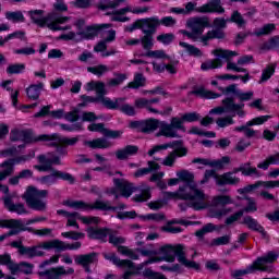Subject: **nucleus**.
Segmentation results:
<instances>
[{
	"mask_svg": "<svg viewBox=\"0 0 279 279\" xmlns=\"http://www.w3.org/2000/svg\"><path fill=\"white\" fill-rule=\"evenodd\" d=\"M177 177L183 185L179 186L177 192H166L168 199H182L184 202H196L194 203L195 210H204V201L206 195L202 190H197L195 184V174L189 170H181L177 172Z\"/></svg>",
	"mask_w": 279,
	"mask_h": 279,
	"instance_id": "f257e3e1",
	"label": "nucleus"
},
{
	"mask_svg": "<svg viewBox=\"0 0 279 279\" xmlns=\"http://www.w3.org/2000/svg\"><path fill=\"white\" fill-rule=\"evenodd\" d=\"M136 252L141 254V256H147L148 259L138 264L137 266L136 264H134V262L130 259L119 258L116 253L106 254L105 259L110 260L113 265H116L117 267H120V269H128L126 271H130L131 276H138V274H141V271H143V269H145L147 265H154L158 263V259L154 258V256L158 254L156 250L137 247Z\"/></svg>",
	"mask_w": 279,
	"mask_h": 279,
	"instance_id": "f03ea898",
	"label": "nucleus"
},
{
	"mask_svg": "<svg viewBox=\"0 0 279 279\" xmlns=\"http://www.w3.org/2000/svg\"><path fill=\"white\" fill-rule=\"evenodd\" d=\"M202 116L197 111L182 113L181 117H172L170 123H161L160 131L157 136H165L166 138H180L178 131L186 132L185 123H196Z\"/></svg>",
	"mask_w": 279,
	"mask_h": 279,
	"instance_id": "7ed1b4c3",
	"label": "nucleus"
},
{
	"mask_svg": "<svg viewBox=\"0 0 279 279\" xmlns=\"http://www.w3.org/2000/svg\"><path fill=\"white\" fill-rule=\"evenodd\" d=\"M159 254H161V257L154 256V258L157 259V263H175L177 260L183 265V267H186V269H195V271H199L202 269V266L195 260H189L186 258V252H184V245L177 244H166L159 248Z\"/></svg>",
	"mask_w": 279,
	"mask_h": 279,
	"instance_id": "20e7f679",
	"label": "nucleus"
},
{
	"mask_svg": "<svg viewBox=\"0 0 279 279\" xmlns=\"http://www.w3.org/2000/svg\"><path fill=\"white\" fill-rule=\"evenodd\" d=\"M40 247L43 250H57V252H66V250L75 251L82 247V242H74L72 244L64 243L60 240H51L44 242L41 245H33V246H25L22 248L20 256H26V258H36L45 256L43 251H39Z\"/></svg>",
	"mask_w": 279,
	"mask_h": 279,
	"instance_id": "39448f33",
	"label": "nucleus"
},
{
	"mask_svg": "<svg viewBox=\"0 0 279 279\" xmlns=\"http://www.w3.org/2000/svg\"><path fill=\"white\" fill-rule=\"evenodd\" d=\"M44 14L45 10L28 11L32 23L41 29H45V27H48L51 32H62V29H66L60 25H64V23L69 21L68 16L58 15L56 13H49L48 15L43 16Z\"/></svg>",
	"mask_w": 279,
	"mask_h": 279,
	"instance_id": "423d86ee",
	"label": "nucleus"
},
{
	"mask_svg": "<svg viewBox=\"0 0 279 279\" xmlns=\"http://www.w3.org/2000/svg\"><path fill=\"white\" fill-rule=\"evenodd\" d=\"M63 206L74 208V210H100L101 213H119V210H125L128 205L120 203L118 206L110 205L108 201L96 199L93 204L84 201H63Z\"/></svg>",
	"mask_w": 279,
	"mask_h": 279,
	"instance_id": "0eeeda50",
	"label": "nucleus"
},
{
	"mask_svg": "<svg viewBox=\"0 0 279 279\" xmlns=\"http://www.w3.org/2000/svg\"><path fill=\"white\" fill-rule=\"evenodd\" d=\"M112 24H94L86 26L84 31L81 32H69L66 34H61L59 40H74V43H82V40H94L96 36L104 33V29H110Z\"/></svg>",
	"mask_w": 279,
	"mask_h": 279,
	"instance_id": "6e6552de",
	"label": "nucleus"
},
{
	"mask_svg": "<svg viewBox=\"0 0 279 279\" xmlns=\"http://www.w3.org/2000/svg\"><path fill=\"white\" fill-rule=\"evenodd\" d=\"M222 106H218L209 110V114H236L240 119L245 117V104H236L234 96H227L221 100Z\"/></svg>",
	"mask_w": 279,
	"mask_h": 279,
	"instance_id": "1a4fd4ad",
	"label": "nucleus"
},
{
	"mask_svg": "<svg viewBox=\"0 0 279 279\" xmlns=\"http://www.w3.org/2000/svg\"><path fill=\"white\" fill-rule=\"evenodd\" d=\"M210 178H214L217 186H236L241 179L239 177H232V173L225 172L222 174L217 173V170H205L204 177L201 180V184H208Z\"/></svg>",
	"mask_w": 279,
	"mask_h": 279,
	"instance_id": "9d476101",
	"label": "nucleus"
},
{
	"mask_svg": "<svg viewBox=\"0 0 279 279\" xmlns=\"http://www.w3.org/2000/svg\"><path fill=\"white\" fill-rule=\"evenodd\" d=\"M213 29L208 31L201 37V43L204 47H208L210 40H226V27H228V20L223 17H215L213 21Z\"/></svg>",
	"mask_w": 279,
	"mask_h": 279,
	"instance_id": "9b49d317",
	"label": "nucleus"
},
{
	"mask_svg": "<svg viewBox=\"0 0 279 279\" xmlns=\"http://www.w3.org/2000/svg\"><path fill=\"white\" fill-rule=\"evenodd\" d=\"M165 149H173L172 154H174L175 158H184V156L189 155V148L184 147V142L182 140H177L166 144L155 145L148 150V156L151 157L155 154H158V151H162Z\"/></svg>",
	"mask_w": 279,
	"mask_h": 279,
	"instance_id": "f8f14e48",
	"label": "nucleus"
},
{
	"mask_svg": "<svg viewBox=\"0 0 279 279\" xmlns=\"http://www.w3.org/2000/svg\"><path fill=\"white\" fill-rule=\"evenodd\" d=\"M36 156V153L32 150L28 155H22L14 158H9L0 163V167L3 169L0 171V182H3L5 178H10L12 173H14V165H21V162H27V160H32ZM1 189V184H0Z\"/></svg>",
	"mask_w": 279,
	"mask_h": 279,
	"instance_id": "ddd939ff",
	"label": "nucleus"
},
{
	"mask_svg": "<svg viewBox=\"0 0 279 279\" xmlns=\"http://www.w3.org/2000/svg\"><path fill=\"white\" fill-rule=\"evenodd\" d=\"M113 187H107L105 190V195L109 197L112 195H117L119 191L122 197H132V193H134V184L129 182L125 179L113 178Z\"/></svg>",
	"mask_w": 279,
	"mask_h": 279,
	"instance_id": "4468645a",
	"label": "nucleus"
},
{
	"mask_svg": "<svg viewBox=\"0 0 279 279\" xmlns=\"http://www.w3.org/2000/svg\"><path fill=\"white\" fill-rule=\"evenodd\" d=\"M50 174L43 175L38 179L40 184H46L47 186H53L57 184L58 180H62L63 182H68L69 184H75V177L69 172L60 171V170H49Z\"/></svg>",
	"mask_w": 279,
	"mask_h": 279,
	"instance_id": "2eb2a0df",
	"label": "nucleus"
},
{
	"mask_svg": "<svg viewBox=\"0 0 279 279\" xmlns=\"http://www.w3.org/2000/svg\"><path fill=\"white\" fill-rule=\"evenodd\" d=\"M165 122H160L158 119H147V120H134L129 123L130 130H137L142 132V134H151V132H156V130Z\"/></svg>",
	"mask_w": 279,
	"mask_h": 279,
	"instance_id": "dca6fc26",
	"label": "nucleus"
},
{
	"mask_svg": "<svg viewBox=\"0 0 279 279\" xmlns=\"http://www.w3.org/2000/svg\"><path fill=\"white\" fill-rule=\"evenodd\" d=\"M50 157H47V155H39L37 157V160L39 165H35L34 169L36 171H39V173H46L47 171H53L56 168H53V165L60 166L62 165V159L60 158V155H56V153H50Z\"/></svg>",
	"mask_w": 279,
	"mask_h": 279,
	"instance_id": "f3484780",
	"label": "nucleus"
},
{
	"mask_svg": "<svg viewBox=\"0 0 279 279\" xmlns=\"http://www.w3.org/2000/svg\"><path fill=\"white\" fill-rule=\"evenodd\" d=\"M102 85H104V82H101V81H90V82L86 83L85 90H87V93H92L93 90H95L97 97L88 96V95H81L82 102L78 104V108H86L88 106V104H99L101 94H99L98 87L102 86Z\"/></svg>",
	"mask_w": 279,
	"mask_h": 279,
	"instance_id": "a211bd4d",
	"label": "nucleus"
},
{
	"mask_svg": "<svg viewBox=\"0 0 279 279\" xmlns=\"http://www.w3.org/2000/svg\"><path fill=\"white\" fill-rule=\"evenodd\" d=\"M186 27H189V29H192V32L196 33L199 43H202L204 29L213 27V25H210V19H208V16H201L187 20Z\"/></svg>",
	"mask_w": 279,
	"mask_h": 279,
	"instance_id": "6ab92c4d",
	"label": "nucleus"
},
{
	"mask_svg": "<svg viewBox=\"0 0 279 279\" xmlns=\"http://www.w3.org/2000/svg\"><path fill=\"white\" fill-rule=\"evenodd\" d=\"M244 199L247 201V205L243 209H240L226 218V226H232V223L239 221V219H241V217H243L245 213H256V210H258V206H256V201L253 197L246 196L244 197Z\"/></svg>",
	"mask_w": 279,
	"mask_h": 279,
	"instance_id": "aec40b11",
	"label": "nucleus"
},
{
	"mask_svg": "<svg viewBox=\"0 0 279 279\" xmlns=\"http://www.w3.org/2000/svg\"><path fill=\"white\" fill-rule=\"evenodd\" d=\"M218 90L222 93L226 97H230V95H233V97H238V99L243 101H250L252 100V97H254V92H241V89L236 88V84H231L227 87H218Z\"/></svg>",
	"mask_w": 279,
	"mask_h": 279,
	"instance_id": "412c9836",
	"label": "nucleus"
},
{
	"mask_svg": "<svg viewBox=\"0 0 279 279\" xmlns=\"http://www.w3.org/2000/svg\"><path fill=\"white\" fill-rule=\"evenodd\" d=\"M98 93L100 95V102L107 110H120L121 106L119 104L124 101V98H114L113 100L109 97H106L108 95V89H106V83H102V85L98 86Z\"/></svg>",
	"mask_w": 279,
	"mask_h": 279,
	"instance_id": "4be33fe9",
	"label": "nucleus"
},
{
	"mask_svg": "<svg viewBox=\"0 0 279 279\" xmlns=\"http://www.w3.org/2000/svg\"><path fill=\"white\" fill-rule=\"evenodd\" d=\"M57 136V140H50V141H57L59 143V146H57L56 151L59 154V156H68L69 150H66V147H73L77 145L80 142V137H62L58 133L49 134V136Z\"/></svg>",
	"mask_w": 279,
	"mask_h": 279,
	"instance_id": "5701e85b",
	"label": "nucleus"
},
{
	"mask_svg": "<svg viewBox=\"0 0 279 279\" xmlns=\"http://www.w3.org/2000/svg\"><path fill=\"white\" fill-rule=\"evenodd\" d=\"M56 140H58V135L41 134L35 136L32 130H22V141L23 143H25V145H32V143H41Z\"/></svg>",
	"mask_w": 279,
	"mask_h": 279,
	"instance_id": "b1692460",
	"label": "nucleus"
},
{
	"mask_svg": "<svg viewBox=\"0 0 279 279\" xmlns=\"http://www.w3.org/2000/svg\"><path fill=\"white\" fill-rule=\"evenodd\" d=\"M242 223L243 226H246L248 230H252L253 232H258L264 241H269L271 239V236H269V233L265 230V227H263V225H259L258 220H256L252 216L244 217Z\"/></svg>",
	"mask_w": 279,
	"mask_h": 279,
	"instance_id": "393cba45",
	"label": "nucleus"
},
{
	"mask_svg": "<svg viewBox=\"0 0 279 279\" xmlns=\"http://www.w3.org/2000/svg\"><path fill=\"white\" fill-rule=\"evenodd\" d=\"M196 12L199 14H225L226 8L221 5V0H209L207 3L198 7Z\"/></svg>",
	"mask_w": 279,
	"mask_h": 279,
	"instance_id": "a878e982",
	"label": "nucleus"
},
{
	"mask_svg": "<svg viewBox=\"0 0 279 279\" xmlns=\"http://www.w3.org/2000/svg\"><path fill=\"white\" fill-rule=\"evenodd\" d=\"M278 256L279 255L276 252L269 251L265 256L257 257L253 262L252 269H256L257 271H267V267L264 265L276 263V260H278Z\"/></svg>",
	"mask_w": 279,
	"mask_h": 279,
	"instance_id": "bb28decb",
	"label": "nucleus"
},
{
	"mask_svg": "<svg viewBox=\"0 0 279 279\" xmlns=\"http://www.w3.org/2000/svg\"><path fill=\"white\" fill-rule=\"evenodd\" d=\"M264 186V189H278V181H256L254 184H248L238 190L239 195H247Z\"/></svg>",
	"mask_w": 279,
	"mask_h": 279,
	"instance_id": "cd10ccee",
	"label": "nucleus"
},
{
	"mask_svg": "<svg viewBox=\"0 0 279 279\" xmlns=\"http://www.w3.org/2000/svg\"><path fill=\"white\" fill-rule=\"evenodd\" d=\"M87 236L92 241H102L106 243V239H108V235L110 232H112V229L110 228H99V227H88L87 230Z\"/></svg>",
	"mask_w": 279,
	"mask_h": 279,
	"instance_id": "c85d7f7f",
	"label": "nucleus"
},
{
	"mask_svg": "<svg viewBox=\"0 0 279 279\" xmlns=\"http://www.w3.org/2000/svg\"><path fill=\"white\" fill-rule=\"evenodd\" d=\"M213 54L216 59L211 60V65L214 69H221V66H223L222 60H230V58H234V56H236V51L218 48L213 51ZM220 58H222V60Z\"/></svg>",
	"mask_w": 279,
	"mask_h": 279,
	"instance_id": "c756f323",
	"label": "nucleus"
},
{
	"mask_svg": "<svg viewBox=\"0 0 279 279\" xmlns=\"http://www.w3.org/2000/svg\"><path fill=\"white\" fill-rule=\"evenodd\" d=\"M148 23L156 31L160 25L163 27H174V25L178 24V21L173 19V16H163L161 19H158V16H151L148 17Z\"/></svg>",
	"mask_w": 279,
	"mask_h": 279,
	"instance_id": "7c9ffc66",
	"label": "nucleus"
},
{
	"mask_svg": "<svg viewBox=\"0 0 279 279\" xmlns=\"http://www.w3.org/2000/svg\"><path fill=\"white\" fill-rule=\"evenodd\" d=\"M146 27L147 28L143 29L144 36L140 39V43H142L143 49L149 51V49L154 47V35L156 34V31L154 26H150V24Z\"/></svg>",
	"mask_w": 279,
	"mask_h": 279,
	"instance_id": "2f4dec72",
	"label": "nucleus"
},
{
	"mask_svg": "<svg viewBox=\"0 0 279 279\" xmlns=\"http://www.w3.org/2000/svg\"><path fill=\"white\" fill-rule=\"evenodd\" d=\"M3 202H4V208H7L9 213H16V215L28 214L27 209L25 208V204L23 203L14 204L11 196H5Z\"/></svg>",
	"mask_w": 279,
	"mask_h": 279,
	"instance_id": "473e14b6",
	"label": "nucleus"
},
{
	"mask_svg": "<svg viewBox=\"0 0 279 279\" xmlns=\"http://www.w3.org/2000/svg\"><path fill=\"white\" fill-rule=\"evenodd\" d=\"M37 276L45 279H62V276H64V266L52 267L44 271H38Z\"/></svg>",
	"mask_w": 279,
	"mask_h": 279,
	"instance_id": "72a5a7b5",
	"label": "nucleus"
},
{
	"mask_svg": "<svg viewBox=\"0 0 279 279\" xmlns=\"http://www.w3.org/2000/svg\"><path fill=\"white\" fill-rule=\"evenodd\" d=\"M45 90V83L39 82L37 84H31L26 88V97L31 99V101H38L40 99V93Z\"/></svg>",
	"mask_w": 279,
	"mask_h": 279,
	"instance_id": "f704fd0d",
	"label": "nucleus"
},
{
	"mask_svg": "<svg viewBox=\"0 0 279 279\" xmlns=\"http://www.w3.org/2000/svg\"><path fill=\"white\" fill-rule=\"evenodd\" d=\"M83 145L85 147H89V149H108L112 144H110V142L104 137H97L92 141L85 140Z\"/></svg>",
	"mask_w": 279,
	"mask_h": 279,
	"instance_id": "c9c22d12",
	"label": "nucleus"
},
{
	"mask_svg": "<svg viewBox=\"0 0 279 279\" xmlns=\"http://www.w3.org/2000/svg\"><path fill=\"white\" fill-rule=\"evenodd\" d=\"M138 154V146L136 145H126L121 149L116 151V158L118 160H128L130 156H136Z\"/></svg>",
	"mask_w": 279,
	"mask_h": 279,
	"instance_id": "e433bc0d",
	"label": "nucleus"
},
{
	"mask_svg": "<svg viewBox=\"0 0 279 279\" xmlns=\"http://www.w3.org/2000/svg\"><path fill=\"white\" fill-rule=\"evenodd\" d=\"M99 260V253L92 252L87 254H82L75 257L76 265H95Z\"/></svg>",
	"mask_w": 279,
	"mask_h": 279,
	"instance_id": "4c0bfd02",
	"label": "nucleus"
},
{
	"mask_svg": "<svg viewBox=\"0 0 279 279\" xmlns=\"http://www.w3.org/2000/svg\"><path fill=\"white\" fill-rule=\"evenodd\" d=\"M189 95H195L196 97H201L202 99H219V97H221V94L208 90L204 86H201L196 89L194 88L189 93Z\"/></svg>",
	"mask_w": 279,
	"mask_h": 279,
	"instance_id": "58836bf2",
	"label": "nucleus"
},
{
	"mask_svg": "<svg viewBox=\"0 0 279 279\" xmlns=\"http://www.w3.org/2000/svg\"><path fill=\"white\" fill-rule=\"evenodd\" d=\"M0 228H9L11 230H17V232H24L25 225L19 219H0Z\"/></svg>",
	"mask_w": 279,
	"mask_h": 279,
	"instance_id": "ea45409f",
	"label": "nucleus"
},
{
	"mask_svg": "<svg viewBox=\"0 0 279 279\" xmlns=\"http://www.w3.org/2000/svg\"><path fill=\"white\" fill-rule=\"evenodd\" d=\"M24 199L32 210H47V203L43 202L40 198H35L34 196H27L24 194Z\"/></svg>",
	"mask_w": 279,
	"mask_h": 279,
	"instance_id": "a19ab883",
	"label": "nucleus"
},
{
	"mask_svg": "<svg viewBox=\"0 0 279 279\" xmlns=\"http://www.w3.org/2000/svg\"><path fill=\"white\" fill-rule=\"evenodd\" d=\"M271 165H275L277 167L279 166V151L274 155H269L264 161L259 162L257 165V169H263V171H267V169H269Z\"/></svg>",
	"mask_w": 279,
	"mask_h": 279,
	"instance_id": "79ce46f5",
	"label": "nucleus"
},
{
	"mask_svg": "<svg viewBox=\"0 0 279 279\" xmlns=\"http://www.w3.org/2000/svg\"><path fill=\"white\" fill-rule=\"evenodd\" d=\"M179 47H183V49H185L187 56H191L193 58H202V56H204V52H202L199 48H197L194 45H191L186 41H180Z\"/></svg>",
	"mask_w": 279,
	"mask_h": 279,
	"instance_id": "37998d69",
	"label": "nucleus"
},
{
	"mask_svg": "<svg viewBox=\"0 0 279 279\" xmlns=\"http://www.w3.org/2000/svg\"><path fill=\"white\" fill-rule=\"evenodd\" d=\"M147 80L143 75V73H136L132 82L128 83L126 88H131L133 90H138V88H143Z\"/></svg>",
	"mask_w": 279,
	"mask_h": 279,
	"instance_id": "c03bdc74",
	"label": "nucleus"
},
{
	"mask_svg": "<svg viewBox=\"0 0 279 279\" xmlns=\"http://www.w3.org/2000/svg\"><path fill=\"white\" fill-rule=\"evenodd\" d=\"M148 26H149V17L138 19L134 23H132L130 26H128L125 28V32L132 33L135 29H141L143 33V29H145V27H148Z\"/></svg>",
	"mask_w": 279,
	"mask_h": 279,
	"instance_id": "a18cd8bd",
	"label": "nucleus"
},
{
	"mask_svg": "<svg viewBox=\"0 0 279 279\" xmlns=\"http://www.w3.org/2000/svg\"><path fill=\"white\" fill-rule=\"evenodd\" d=\"M276 63L268 64L262 72V76L259 80V83L263 84V82H269L271 77L276 74Z\"/></svg>",
	"mask_w": 279,
	"mask_h": 279,
	"instance_id": "49530a36",
	"label": "nucleus"
},
{
	"mask_svg": "<svg viewBox=\"0 0 279 279\" xmlns=\"http://www.w3.org/2000/svg\"><path fill=\"white\" fill-rule=\"evenodd\" d=\"M151 197V187L146 186L145 189H142L140 194H135L133 199L136 202V204H143L144 202H149V198Z\"/></svg>",
	"mask_w": 279,
	"mask_h": 279,
	"instance_id": "de8ad7c7",
	"label": "nucleus"
},
{
	"mask_svg": "<svg viewBox=\"0 0 279 279\" xmlns=\"http://www.w3.org/2000/svg\"><path fill=\"white\" fill-rule=\"evenodd\" d=\"M7 21H12V23H25V15L21 11H8L5 12Z\"/></svg>",
	"mask_w": 279,
	"mask_h": 279,
	"instance_id": "09e8293b",
	"label": "nucleus"
},
{
	"mask_svg": "<svg viewBox=\"0 0 279 279\" xmlns=\"http://www.w3.org/2000/svg\"><path fill=\"white\" fill-rule=\"evenodd\" d=\"M272 32H276V24L274 23H268L265 24L262 28H258L257 31L254 32V36L257 38H260V36H269Z\"/></svg>",
	"mask_w": 279,
	"mask_h": 279,
	"instance_id": "8fccbe9b",
	"label": "nucleus"
},
{
	"mask_svg": "<svg viewBox=\"0 0 279 279\" xmlns=\"http://www.w3.org/2000/svg\"><path fill=\"white\" fill-rule=\"evenodd\" d=\"M171 199H175V198H168L167 192H163V199L151 201L147 204V206L150 210H160V208H162L167 204V202Z\"/></svg>",
	"mask_w": 279,
	"mask_h": 279,
	"instance_id": "3c124183",
	"label": "nucleus"
},
{
	"mask_svg": "<svg viewBox=\"0 0 279 279\" xmlns=\"http://www.w3.org/2000/svg\"><path fill=\"white\" fill-rule=\"evenodd\" d=\"M8 75H21L25 73V63H13L7 68Z\"/></svg>",
	"mask_w": 279,
	"mask_h": 279,
	"instance_id": "603ef678",
	"label": "nucleus"
},
{
	"mask_svg": "<svg viewBox=\"0 0 279 279\" xmlns=\"http://www.w3.org/2000/svg\"><path fill=\"white\" fill-rule=\"evenodd\" d=\"M123 1L125 0H106V3L100 2L98 4V10H101L102 12H106V10H114V8H119Z\"/></svg>",
	"mask_w": 279,
	"mask_h": 279,
	"instance_id": "864d4df0",
	"label": "nucleus"
},
{
	"mask_svg": "<svg viewBox=\"0 0 279 279\" xmlns=\"http://www.w3.org/2000/svg\"><path fill=\"white\" fill-rule=\"evenodd\" d=\"M113 76H114L113 78L109 80L108 86H111V87L121 86V84L125 82V80H128V74L125 73L114 72Z\"/></svg>",
	"mask_w": 279,
	"mask_h": 279,
	"instance_id": "5fc2aeb1",
	"label": "nucleus"
},
{
	"mask_svg": "<svg viewBox=\"0 0 279 279\" xmlns=\"http://www.w3.org/2000/svg\"><path fill=\"white\" fill-rule=\"evenodd\" d=\"M234 117H236V113L228 114L222 118H218L216 120V124L218 128H229V125H234Z\"/></svg>",
	"mask_w": 279,
	"mask_h": 279,
	"instance_id": "6e6d98bb",
	"label": "nucleus"
},
{
	"mask_svg": "<svg viewBox=\"0 0 279 279\" xmlns=\"http://www.w3.org/2000/svg\"><path fill=\"white\" fill-rule=\"evenodd\" d=\"M204 243L209 247H219L220 245H228V243H230V235L215 238L211 240L210 243H208V241H204Z\"/></svg>",
	"mask_w": 279,
	"mask_h": 279,
	"instance_id": "4d7b16f0",
	"label": "nucleus"
},
{
	"mask_svg": "<svg viewBox=\"0 0 279 279\" xmlns=\"http://www.w3.org/2000/svg\"><path fill=\"white\" fill-rule=\"evenodd\" d=\"M24 195H27L29 197H35V198H45L47 195H49V191L47 190H38L34 186H31Z\"/></svg>",
	"mask_w": 279,
	"mask_h": 279,
	"instance_id": "13d9d810",
	"label": "nucleus"
},
{
	"mask_svg": "<svg viewBox=\"0 0 279 279\" xmlns=\"http://www.w3.org/2000/svg\"><path fill=\"white\" fill-rule=\"evenodd\" d=\"M118 252L119 254H122V256H128L131 260H138V258H141L138 254H136V248L133 251L128 246H118Z\"/></svg>",
	"mask_w": 279,
	"mask_h": 279,
	"instance_id": "bf43d9fd",
	"label": "nucleus"
},
{
	"mask_svg": "<svg viewBox=\"0 0 279 279\" xmlns=\"http://www.w3.org/2000/svg\"><path fill=\"white\" fill-rule=\"evenodd\" d=\"M234 132H244L246 138H254L256 136V131L252 129V125H247V122L244 125L235 126Z\"/></svg>",
	"mask_w": 279,
	"mask_h": 279,
	"instance_id": "052dcab7",
	"label": "nucleus"
},
{
	"mask_svg": "<svg viewBox=\"0 0 279 279\" xmlns=\"http://www.w3.org/2000/svg\"><path fill=\"white\" fill-rule=\"evenodd\" d=\"M24 232H29L31 234H36L37 236H49V234H51L52 230L49 228L34 229L32 227L24 226Z\"/></svg>",
	"mask_w": 279,
	"mask_h": 279,
	"instance_id": "680f3d73",
	"label": "nucleus"
},
{
	"mask_svg": "<svg viewBox=\"0 0 279 279\" xmlns=\"http://www.w3.org/2000/svg\"><path fill=\"white\" fill-rule=\"evenodd\" d=\"M231 23H235L238 27H245L247 25V22L245 19H243V15L239 11H233L230 17Z\"/></svg>",
	"mask_w": 279,
	"mask_h": 279,
	"instance_id": "e2e57ef3",
	"label": "nucleus"
},
{
	"mask_svg": "<svg viewBox=\"0 0 279 279\" xmlns=\"http://www.w3.org/2000/svg\"><path fill=\"white\" fill-rule=\"evenodd\" d=\"M87 72L93 73V75H97V77H101L104 73H108V65L99 64L96 66H88Z\"/></svg>",
	"mask_w": 279,
	"mask_h": 279,
	"instance_id": "0e129e2a",
	"label": "nucleus"
},
{
	"mask_svg": "<svg viewBox=\"0 0 279 279\" xmlns=\"http://www.w3.org/2000/svg\"><path fill=\"white\" fill-rule=\"evenodd\" d=\"M144 278L147 279H169L162 272H157L151 270V268H146L143 272Z\"/></svg>",
	"mask_w": 279,
	"mask_h": 279,
	"instance_id": "69168bd1",
	"label": "nucleus"
},
{
	"mask_svg": "<svg viewBox=\"0 0 279 279\" xmlns=\"http://www.w3.org/2000/svg\"><path fill=\"white\" fill-rule=\"evenodd\" d=\"M214 203L216 206H228L230 204H233L232 197L229 195H218L214 197Z\"/></svg>",
	"mask_w": 279,
	"mask_h": 279,
	"instance_id": "338daca9",
	"label": "nucleus"
},
{
	"mask_svg": "<svg viewBox=\"0 0 279 279\" xmlns=\"http://www.w3.org/2000/svg\"><path fill=\"white\" fill-rule=\"evenodd\" d=\"M226 165H230V157L223 156L221 159L209 161V167H214L215 169H223Z\"/></svg>",
	"mask_w": 279,
	"mask_h": 279,
	"instance_id": "774afa93",
	"label": "nucleus"
}]
</instances>
